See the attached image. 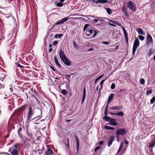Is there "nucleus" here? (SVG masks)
Returning <instances> with one entry per match:
<instances>
[{
  "instance_id": "1",
  "label": "nucleus",
  "mask_w": 155,
  "mask_h": 155,
  "mask_svg": "<svg viewBox=\"0 0 155 155\" xmlns=\"http://www.w3.org/2000/svg\"><path fill=\"white\" fill-rule=\"evenodd\" d=\"M19 143H17L13 145L12 147L9 148L8 151L10 152L12 155H19V152L20 149L19 146Z\"/></svg>"
},
{
  "instance_id": "2",
  "label": "nucleus",
  "mask_w": 155,
  "mask_h": 155,
  "mask_svg": "<svg viewBox=\"0 0 155 155\" xmlns=\"http://www.w3.org/2000/svg\"><path fill=\"white\" fill-rule=\"evenodd\" d=\"M34 114V110L31 105L29 106L28 113L27 114V120L29 121L31 118L32 116Z\"/></svg>"
},
{
  "instance_id": "3",
  "label": "nucleus",
  "mask_w": 155,
  "mask_h": 155,
  "mask_svg": "<svg viewBox=\"0 0 155 155\" xmlns=\"http://www.w3.org/2000/svg\"><path fill=\"white\" fill-rule=\"evenodd\" d=\"M85 17L88 19L92 21L94 23L97 22L98 21L99 19L100 18L91 15H87Z\"/></svg>"
},
{
  "instance_id": "4",
  "label": "nucleus",
  "mask_w": 155,
  "mask_h": 155,
  "mask_svg": "<svg viewBox=\"0 0 155 155\" xmlns=\"http://www.w3.org/2000/svg\"><path fill=\"white\" fill-rule=\"evenodd\" d=\"M128 7L131 10L134 12L136 11V6L135 4L131 1H130L128 3Z\"/></svg>"
},
{
  "instance_id": "5",
  "label": "nucleus",
  "mask_w": 155,
  "mask_h": 155,
  "mask_svg": "<svg viewBox=\"0 0 155 155\" xmlns=\"http://www.w3.org/2000/svg\"><path fill=\"white\" fill-rule=\"evenodd\" d=\"M153 44V40L151 36L149 34L147 35V41L146 44L147 46H148Z\"/></svg>"
},
{
  "instance_id": "6",
  "label": "nucleus",
  "mask_w": 155,
  "mask_h": 155,
  "mask_svg": "<svg viewBox=\"0 0 155 155\" xmlns=\"http://www.w3.org/2000/svg\"><path fill=\"white\" fill-rule=\"evenodd\" d=\"M126 132L124 129L120 128L117 130L116 132V134L119 136V135L124 136L126 134Z\"/></svg>"
},
{
  "instance_id": "7",
  "label": "nucleus",
  "mask_w": 155,
  "mask_h": 155,
  "mask_svg": "<svg viewBox=\"0 0 155 155\" xmlns=\"http://www.w3.org/2000/svg\"><path fill=\"white\" fill-rule=\"evenodd\" d=\"M37 113H38V115L37 117L34 118L33 119V120L37 118H38L37 120L40 119L42 117V110L41 109H38L37 111Z\"/></svg>"
},
{
  "instance_id": "8",
  "label": "nucleus",
  "mask_w": 155,
  "mask_h": 155,
  "mask_svg": "<svg viewBox=\"0 0 155 155\" xmlns=\"http://www.w3.org/2000/svg\"><path fill=\"white\" fill-rule=\"evenodd\" d=\"M66 65L69 66L71 65V61L66 57L61 60Z\"/></svg>"
},
{
  "instance_id": "9",
  "label": "nucleus",
  "mask_w": 155,
  "mask_h": 155,
  "mask_svg": "<svg viewBox=\"0 0 155 155\" xmlns=\"http://www.w3.org/2000/svg\"><path fill=\"white\" fill-rule=\"evenodd\" d=\"M114 140V138L113 136H110L109 138L107 143V146L110 147L112 144Z\"/></svg>"
},
{
  "instance_id": "10",
  "label": "nucleus",
  "mask_w": 155,
  "mask_h": 155,
  "mask_svg": "<svg viewBox=\"0 0 155 155\" xmlns=\"http://www.w3.org/2000/svg\"><path fill=\"white\" fill-rule=\"evenodd\" d=\"M152 138H154L149 143V147L150 148H152L155 146V138L153 135L151 136Z\"/></svg>"
},
{
  "instance_id": "11",
  "label": "nucleus",
  "mask_w": 155,
  "mask_h": 155,
  "mask_svg": "<svg viewBox=\"0 0 155 155\" xmlns=\"http://www.w3.org/2000/svg\"><path fill=\"white\" fill-rule=\"evenodd\" d=\"M123 143L122 142H121L120 144L118 151L116 155H123V154H124V153H123L122 151L120 152L123 147Z\"/></svg>"
},
{
  "instance_id": "12",
  "label": "nucleus",
  "mask_w": 155,
  "mask_h": 155,
  "mask_svg": "<svg viewBox=\"0 0 155 155\" xmlns=\"http://www.w3.org/2000/svg\"><path fill=\"white\" fill-rule=\"evenodd\" d=\"M59 54L60 58L61 60H63L64 58L67 57L65 55L64 51H62L61 49L60 50Z\"/></svg>"
},
{
  "instance_id": "13",
  "label": "nucleus",
  "mask_w": 155,
  "mask_h": 155,
  "mask_svg": "<svg viewBox=\"0 0 155 155\" xmlns=\"http://www.w3.org/2000/svg\"><path fill=\"white\" fill-rule=\"evenodd\" d=\"M46 155H52L54 154V153L53 150L50 148H47V150L46 151Z\"/></svg>"
},
{
  "instance_id": "14",
  "label": "nucleus",
  "mask_w": 155,
  "mask_h": 155,
  "mask_svg": "<svg viewBox=\"0 0 155 155\" xmlns=\"http://www.w3.org/2000/svg\"><path fill=\"white\" fill-rule=\"evenodd\" d=\"M116 119L112 118L110 122V124L113 126L117 125V123L116 122Z\"/></svg>"
},
{
  "instance_id": "15",
  "label": "nucleus",
  "mask_w": 155,
  "mask_h": 155,
  "mask_svg": "<svg viewBox=\"0 0 155 155\" xmlns=\"http://www.w3.org/2000/svg\"><path fill=\"white\" fill-rule=\"evenodd\" d=\"M123 31L124 35L125 38L126 43L127 44L128 41V37L127 34L125 29L124 28H123Z\"/></svg>"
},
{
  "instance_id": "16",
  "label": "nucleus",
  "mask_w": 155,
  "mask_h": 155,
  "mask_svg": "<svg viewBox=\"0 0 155 155\" xmlns=\"http://www.w3.org/2000/svg\"><path fill=\"white\" fill-rule=\"evenodd\" d=\"M125 3L124 4V5L122 7V11L123 13L127 16H128V13L127 12V10L125 8V7L124 6Z\"/></svg>"
},
{
  "instance_id": "17",
  "label": "nucleus",
  "mask_w": 155,
  "mask_h": 155,
  "mask_svg": "<svg viewBox=\"0 0 155 155\" xmlns=\"http://www.w3.org/2000/svg\"><path fill=\"white\" fill-rule=\"evenodd\" d=\"M121 108V106H115L110 107V109L113 110H120Z\"/></svg>"
},
{
  "instance_id": "18",
  "label": "nucleus",
  "mask_w": 155,
  "mask_h": 155,
  "mask_svg": "<svg viewBox=\"0 0 155 155\" xmlns=\"http://www.w3.org/2000/svg\"><path fill=\"white\" fill-rule=\"evenodd\" d=\"M108 1L107 0H97L96 2V3H102L104 4L107 2H108Z\"/></svg>"
},
{
  "instance_id": "19",
  "label": "nucleus",
  "mask_w": 155,
  "mask_h": 155,
  "mask_svg": "<svg viewBox=\"0 0 155 155\" xmlns=\"http://www.w3.org/2000/svg\"><path fill=\"white\" fill-rule=\"evenodd\" d=\"M107 115H105V116L103 117V119L106 121H109L110 122L112 118L107 116Z\"/></svg>"
},
{
  "instance_id": "20",
  "label": "nucleus",
  "mask_w": 155,
  "mask_h": 155,
  "mask_svg": "<svg viewBox=\"0 0 155 155\" xmlns=\"http://www.w3.org/2000/svg\"><path fill=\"white\" fill-rule=\"evenodd\" d=\"M108 20L109 21H110L113 23H114V24H115L116 25H118L120 26L121 25V24L119 22H118L117 21H114L112 20L111 19H108Z\"/></svg>"
},
{
  "instance_id": "21",
  "label": "nucleus",
  "mask_w": 155,
  "mask_h": 155,
  "mask_svg": "<svg viewBox=\"0 0 155 155\" xmlns=\"http://www.w3.org/2000/svg\"><path fill=\"white\" fill-rule=\"evenodd\" d=\"M114 97V94L113 93H111L110 95L108 97L107 102L108 103H109L111 100L113 99V97Z\"/></svg>"
},
{
  "instance_id": "22",
  "label": "nucleus",
  "mask_w": 155,
  "mask_h": 155,
  "mask_svg": "<svg viewBox=\"0 0 155 155\" xmlns=\"http://www.w3.org/2000/svg\"><path fill=\"white\" fill-rule=\"evenodd\" d=\"M54 61H55V63L58 66L60 67H61V65L58 62L57 56H55L54 57Z\"/></svg>"
},
{
  "instance_id": "23",
  "label": "nucleus",
  "mask_w": 155,
  "mask_h": 155,
  "mask_svg": "<svg viewBox=\"0 0 155 155\" xmlns=\"http://www.w3.org/2000/svg\"><path fill=\"white\" fill-rule=\"evenodd\" d=\"M138 34L142 35H144V33L143 32V30L141 28H138L137 29Z\"/></svg>"
},
{
  "instance_id": "24",
  "label": "nucleus",
  "mask_w": 155,
  "mask_h": 155,
  "mask_svg": "<svg viewBox=\"0 0 155 155\" xmlns=\"http://www.w3.org/2000/svg\"><path fill=\"white\" fill-rule=\"evenodd\" d=\"M136 51V39L135 40L133 45V53L134 55H135V52Z\"/></svg>"
},
{
  "instance_id": "25",
  "label": "nucleus",
  "mask_w": 155,
  "mask_h": 155,
  "mask_svg": "<svg viewBox=\"0 0 155 155\" xmlns=\"http://www.w3.org/2000/svg\"><path fill=\"white\" fill-rule=\"evenodd\" d=\"M72 15H70L68 17H66L62 19H61V20L63 21V22L64 23L65 22L67 21L69 18L68 17L71 16Z\"/></svg>"
},
{
  "instance_id": "26",
  "label": "nucleus",
  "mask_w": 155,
  "mask_h": 155,
  "mask_svg": "<svg viewBox=\"0 0 155 155\" xmlns=\"http://www.w3.org/2000/svg\"><path fill=\"white\" fill-rule=\"evenodd\" d=\"M109 104V103H108H108L105 107V110H104V113L105 115H107V111H108V108Z\"/></svg>"
},
{
  "instance_id": "27",
  "label": "nucleus",
  "mask_w": 155,
  "mask_h": 155,
  "mask_svg": "<svg viewBox=\"0 0 155 155\" xmlns=\"http://www.w3.org/2000/svg\"><path fill=\"white\" fill-rule=\"evenodd\" d=\"M73 44L74 46V48L75 49H78V46L77 45V44L74 41H73Z\"/></svg>"
},
{
  "instance_id": "28",
  "label": "nucleus",
  "mask_w": 155,
  "mask_h": 155,
  "mask_svg": "<svg viewBox=\"0 0 155 155\" xmlns=\"http://www.w3.org/2000/svg\"><path fill=\"white\" fill-rule=\"evenodd\" d=\"M104 128L107 130H113L114 129V127L109 126H105L104 127Z\"/></svg>"
},
{
  "instance_id": "29",
  "label": "nucleus",
  "mask_w": 155,
  "mask_h": 155,
  "mask_svg": "<svg viewBox=\"0 0 155 155\" xmlns=\"http://www.w3.org/2000/svg\"><path fill=\"white\" fill-rule=\"evenodd\" d=\"M153 53V49H152V48H150L149 51V52H148V56H149V57H150L152 54Z\"/></svg>"
},
{
  "instance_id": "30",
  "label": "nucleus",
  "mask_w": 155,
  "mask_h": 155,
  "mask_svg": "<svg viewBox=\"0 0 155 155\" xmlns=\"http://www.w3.org/2000/svg\"><path fill=\"white\" fill-rule=\"evenodd\" d=\"M26 106L27 105H25L19 108L20 110L21 111H23L24 110L26 109Z\"/></svg>"
},
{
  "instance_id": "31",
  "label": "nucleus",
  "mask_w": 155,
  "mask_h": 155,
  "mask_svg": "<svg viewBox=\"0 0 155 155\" xmlns=\"http://www.w3.org/2000/svg\"><path fill=\"white\" fill-rule=\"evenodd\" d=\"M106 10L107 13L109 14H111L112 12V10L109 8H106Z\"/></svg>"
},
{
  "instance_id": "32",
  "label": "nucleus",
  "mask_w": 155,
  "mask_h": 155,
  "mask_svg": "<svg viewBox=\"0 0 155 155\" xmlns=\"http://www.w3.org/2000/svg\"><path fill=\"white\" fill-rule=\"evenodd\" d=\"M64 22L63 21L61 20H59L57 22L55 23V25H62L63 24Z\"/></svg>"
},
{
  "instance_id": "33",
  "label": "nucleus",
  "mask_w": 155,
  "mask_h": 155,
  "mask_svg": "<svg viewBox=\"0 0 155 155\" xmlns=\"http://www.w3.org/2000/svg\"><path fill=\"white\" fill-rule=\"evenodd\" d=\"M94 34L92 36V37H95L97 35V34H98L99 31L98 30H94Z\"/></svg>"
},
{
  "instance_id": "34",
  "label": "nucleus",
  "mask_w": 155,
  "mask_h": 155,
  "mask_svg": "<svg viewBox=\"0 0 155 155\" xmlns=\"http://www.w3.org/2000/svg\"><path fill=\"white\" fill-rule=\"evenodd\" d=\"M67 143H65V145L66 146L67 148H68L69 146V140L68 138L67 139Z\"/></svg>"
},
{
  "instance_id": "35",
  "label": "nucleus",
  "mask_w": 155,
  "mask_h": 155,
  "mask_svg": "<svg viewBox=\"0 0 155 155\" xmlns=\"http://www.w3.org/2000/svg\"><path fill=\"white\" fill-rule=\"evenodd\" d=\"M67 91L65 89H63L61 91L62 94L64 95H66L67 93Z\"/></svg>"
},
{
  "instance_id": "36",
  "label": "nucleus",
  "mask_w": 155,
  "mask_h": 155,
  "mask_svg": "<svg viewBox=\"0 0 155 155\" xmlns=\"http://www.w3.org/2000/svg\"><path fill=\"white\" fill-rule=\"evenodd\" d=\"M145 82V80L143 78H141L140 80V83L142 85H143L144 84Z\"/></svg>"
},
{
  "instance_id": "37",
  "label": "nucleus",
  "mask_w": 155,
  "mask_h": 155,
  "mask_svg": "<svg viewBox=\"0 0 155 155\" xmlns=\"http://www.w3.org/2000/svg\"><path fill=\"white\" fill-rule=\"evenodd\" d=\"M152 90H148L146 92V94L147 95H148L149 94H151L152 93Z\"/></svg>"
},
{
  "instance_id": "38",
  "label": "nucleus",
  "mask_w": 155,
  "mask_h": 155,
  "mask_svg": "<svg viewBox=\"0 0 155 155\" xmlns=\"http://www.w3.org/2000/svg\"><path fill=\"white\" fill-rule=\"evenodd\" d=\"M56 5L58 7H61L63 6V4L61 2L57 3Z\"/></svg>"
},
{
  "instance_id": "39",
  "label": "nucleus",
  "mask_w": 155,
  "mask_h": 155,
  "mask_svg": "<svg viewBox=\"0 0 155 155\" xmlns=\"http://www.w3.org/2000/svg\"><path fill=\"white\" fill-rule=\"evenodd\" d=\"M155 101V97H153L150 100V104H153Z\"/></svg>"
},
{
  "instance_id": "40",
  "label": "nucleus",
  "mask_w": 155,
  "mask_h": 155,
  "mask_svg": "<svg viewBox=\"0 0 155 155\" xmlns=\"http://www.w3.org/2000/svg\"><path fill=\"white\" fill-rule=\"evenodd\" d=\"M138 37L140 39L141 41H143L145 39L144 37L142 35H139Z\"/></svg>"
},
{
  "instance_id": "41",
  "label": "nucleus",
  "mask_w": 155,
  "mask_h": 155,
  "mask_svg": "<svg viewBox=\"0 0 155 155\" xmlns=\"http://www.w3.org/2000/svg\"><path fill=\"white\" fill-rule=\"evenodd\" d=\"M117 115L119 116H123L124 115V113L122 112H120L117 113Z\"/></svg>"
},
{
  "instance_id": "42",
  "label": "nucleus",
  "mask_w": 155,
  "mask_h": 155,
  "mask_svg": "<svg viewBox=\"0 0 155 155\" xmlns=\"http://www.w3.org/2000/svg\"><path fill=\"white\" fill-rule=\"evenodd\" d=\"M139 44V40L138 38H136V48L138 47Z\"/></svg>"
},
{
  "instance_id": "43",
  "label": "nucleus",
  "mask_w": 155,
  "mask_h": 155,
  "mask_svg": "<svg viewBox=\"0 0 155 155\" xmlns=\"http://www.w3.org/2000/svg\"><path fill=\"white\" fill-rule=\"evenodd\" d=\"M22 130V128L21 127V126L20 125V127L19 128V129L18 130V134L19 135L21 136V134H20V132Z\"/></svg>"
},
{
  "instance_id": "44",
  "label": "nucleus",
  "mask_w": 155,
  "mask_h": 155,
  "mask_svg": "<svg viewBox=\"0 0 155 155\" xmlns=\"http://www.w3.org/2000/svg\"><path fill=\"white\" fill-rule=\"evenodd\" d=\"M115 87V84L114 83H113L112 84L110 88L112 89H114Z\"/></svg>"
},
{
  "instance_id": "45",
  "label": "nucleus",
  "mask_w": 155,
  "mask_h": 155,
  "mask_svg": "<svg viewBox=\"0 0 155 155\" xmlns=\"http://www.w3.org/2000/svg\"><path fill=\"white\" fill-rule=\"evenodd\" d=\"M89 25L88 24H86L84 26V30L85 31L87 28V27L89 26Z\"/></svg>"
},
{
  "instance_id": "46",
  "label": "nucleus",
  "mask_w": 155,
  "mask_h": 155,
  "mask_svg": "<svg viewBox=\"0 0 155 155\" xmlns=\"http://www.w3.org/2000/svg\"><path fill=\"white\" fill-rule=\"evenodd\" d=\"M87 31H88V32L90 33L91 34H92L93 32V30L91 29H87Z\"/></svg>"
},
{
  "instance_id": "47",
  "label": "nucleus",
  "mask_w": 155,
  "mask_h": 155,
  "mask_svg": "<svg viewBox=\"0 0 155 155\" xmlns=\"http://www.w3.org/2000/svg\"><path fill=\"white\" fill-rule=\"evenodd\" d=\"M83 96H86V89L85 87L84 88Z\"/></svg>"
},
{
  "instance_id": "48",
  "label": "nucleus",
  "mask_w": 155,
  "mask_h": 155,
  "mask_svg": "<svg viewBox=\"0 0 155 155\" xmlns=\"http://www.w3.org/2000/svg\"><path fill=\"white\" fill-rule=\"evenodd\" d=\"M75 139L76 140L77 144H79V140H78V137L76 135H75Z\"/></svg>"
},
{
  "instance_id": "49",
  "label": "nucleus",
  "mask_w": 155,
  "mask_h": 155,
  "mask_svg": "<svg viewBox=\"0 0 155 155\" xmlns=\"http://www.w3.org/2000/svg\"><path fill=\"white\" fill-rule=\"evenodd\" d=\"M16 64L17 65V66L19 68H24V67L22 66L21 65H20L18 62L16 63Z\"/></svg>"
},
{
  "instance_id": "50",
  "label": "nucleus",
  "mask_w": 155,
  "mask_h": 155,
  "mask_svg": "<svg viewBox=\"0 0 155 155\" xmlns=\"http://www.w3.org/2000/svg\"><path fill=\"white\" fill-rule=\"evenodd\" d=\"M58 43V41H55L53 42V44L55 46V45H57Z\"/></svg>"
},
{
  "instance_id": "51",
  "label": "nucleus",
  "mask_w": 155,
  "mask_h": 155,
  "mask_svg": "<svg viewBox=\"0 0 155 155\" xmlns=\"http://www.w3.org/2000/svg\"><path fill=\"white\" fill-rule=\"evenodd\" d=\"M86 96H83L82 98L81 101V103H83L85 99V98Z\"/></svg>"
},
{
  "instance_id": "52",
  "label": "nucleus",
  "mask_w": 155,
  "mask_h": 155,
  "mask_svg": "<svg viewBox=\"0 0 155 155\" xmlns=\"http://www.w3.org/2000/svg\"><path fill=\"white\" fill-rule=\"evenodd\" d=\"M102 43L106 45H108L109 44V42L106 41H104L102 42Z\"/></svg>"
},
{
  "instance_id": "53",
  "label": "nucleus",
  "mask_w": 155,
  "mask_h": 155,
  "mask_svg": "<svg viewBox=\"0 0 155 155\" xmlns=\"http://www.w3.org/2000/svg\"><path fill=\"white\" fill-rule=\"evenodd\" d=\"M101 148V147L100 146H97L96 147L94 150V151L96 152V150H98Z\"/></svg>"
},
{
  "instance_id": "54",
  "label": "nucleus",
  "mask_w": 155,
  "mask_h": 155,
  "mask_svg": "<svg viewBox=\"0 0 155 155\" xmlns=\"http://www.w3.org/2000/svg\"><path fill=\"white\" fill-rule=\"evenodd\" d=\"M105 80H103L100 83V84L101 85H103V84L104 83V82L105 81Z\"/></svg>"
},
{
  "instance_id": "55",
  "label": "nucleus",
  "mask_w": 155,
  "mask_h": 155,
  "mask_svg": "<svg viewBox=\"0 0 155 155\" xmlns=\"http://www.w3.org/2000/svg\"><path fill=\"white\" fill-rule=\"evenodd\" d=\"M63 35V34H61L58 35V37L59 38H60L62 37Z\"/></svg>"
},
{
  "instance_id": "56",
  "label": "nucleus",
  "mask_w": 155,
  "mask_h": 155,
  "mask_svg": "<svg viewBox=\"0 0 155 155\" xmlns=\"http://www.w3.org/2000/svg\"><path fill=\"white\" fill-rule=\"evenodd\" d=\"M108 24L109 25H110L111 26H113V27H115L116 26V25L114 24H112L110 22H109L108 23Z\"/></svg>"
},
{
  "instance_id": "57",
  "label": "nucleus",
  "mask_w": 155,
  "mask_h": 155,
  "mask_svg": "<svg viewBox=\"0 0 155 155\" xmlns=\"http://www.w3.org/2000/svg\"><path fill=\"white\" fill-rule=\"evenodd\" d=\"M13 140H11L10 141V142L8 143L7 146H8V145H11L13 143Z\"/></svg>"
},
{
  "instance_id": "58",
  "label": "nucleus",
  "mask_w": 155,
  "mask_h": 155,
  "mask_svg": "<svg viewBox=\"0 0 155 155\" xmlns=\"http://www.w3.org/2000/svg\"><path fill=\"white\" fill-rule=\"evenodd\" d=\"M104 142L103 141H101L99 143V144L100 145H102L103 144Z\"/></svg>"
},
{
  "instance_id": "59",
  "label": "nucleus",
  "mask_w": 155,
  "mask_h": 155,
  "mask_svg": "<svg viewBox=\"0 0 155 155\" xmlns=\"http://www.w3.org/2000/svg\"><path fill=\"white\" fill-rule=\"evenodd\" d=\"M110 114H111L113 115H117V113H114L112 112H110Z\"/></svg>"
},
{
  "instance_id": "60",
  "label": "nucleus",
  "mask_w": 155,
  "mask_h": 155,
  "mask_svg": "<svg viewBox=\"0 0 155 155\" xmlns=\"http://www.w3.org/2000/svg\"><path fill=\"white\" fill-rule=\"evenodd\" d=\"M50 68H51L54 71H55V70L54 69V68H53V67H52V66H50Z\"/></svg>"
},
{
  "instance_id": "61",
  "label": "nucleus",
  "mask_w": 155,
  "mask_h": 155,
  "mask_svg": "<svg viewBox=\"0 0 155 155\" xmlns=\"http://www.w3.org/2000/svg\"><path fill=\"white\" fill-rule=\"evenodd\" d=\"M79 144H77V151H78V150H79Z\"/></svg>"
},
{
  "instance_id": "62",
  "label": "nucleus",
  "mask_w": 155,
  "mask_h": 155,
  "mask_svg": "<svg viewBox=\"0 0 155 155\" xmlns=\"http://www.w3.org/2000/svg\"><path fill=\"white\" fill-rule=\"evenodd\" d=\"M27 135H28V137L29 138H31V135H29L28 132H27Z\"/></svg>"
},
{
  "instance_id": "63",
  "label": "nucleus",
  "mask_w": 155,
  "mask_h": 155,
  "mask_svg": "<svg viewBox=\"0 0 155 155\" xmlns=\"http://www.w3.org/2000/svg\"><path fill=\"white\" fill-rule=\"evenodd\" d=\"M119 46L118 45H117L115 47V50H117V49H118L119 48Z\"/></svg>"
},
{
  "instance_id": "64",
  "label": "nucleus",
  "mask_w": 155,
  "mask_h": 155,
  "mask_svg": "<svg viewBox=\"0 0 155 155\" xmlns=\"http://www.w3.org/2000/svg\"><path fill=\"white\" fill-rule=\"evenodd\" d=\"M104 76V74H102V75H101L98 78L100 79H101L102 77H103V76Z\"/></svg>"
}]
</instances>
